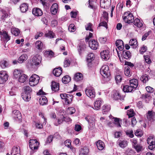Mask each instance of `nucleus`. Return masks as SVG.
I'll list each match as a JSON object with an SVG mask.
<instances>
[{"instance_id": "obj_1", "label": "nucleus", "mask_w": 155, "mask_h": 155, "mask_svg": "<svg viewBox=\"0 0 155 155\" xmlns=\"http://www.w3.org/2000/svg\"><path fill=\"white\" fill-rule=\"evenodd\" d=\"M23 91L21 95L22 98L26 101H29L31 98L32 89L29 86H25L23 87Z\"/></svg>"}, {"instance_id": "obj_2", "label": "nucleus", "mask_w": 155, "mask_h": 155, "mask_svg": "<svg viewBox=\"0 0 155 155\" xmlns=\"http://www.w3.org/2000/svg\"><path fill=\"white\" fill-rule=\"evenodd\" d=\"M123 17L124 21L126 23L130 24L134 21V17L133 14L129 12H125Z\"/></svg>"}, {"instance_id": "obj_3", "label": "nucleus", "mask_w": 155, "mask_h": 155, "mask_svg": "<svg viewBox=\"0 0 155 155\" xmlns=\"http://www.w3.org/2000/svg\"><path fill=\"white\" fill-rule=\"evenodd\" d=\"M101 74L104 78H108L110 75V72L108 66L104 65L102 66L100 71Z\"/></svg>"}, {"instance_id": "obj_4", "label": "nucleus", "mask_w": 155, "mask_h": 155, "mask_svg": "<svg viewBox=\"0 0 155 155\" xmlns=\"http://www.w3.org/2000/svg\"><path fill=\"white\" fill-rule=\"evenodd\" d=\"M40 80L39 77L36 74H33L29 79V84L31 86H34L39 82Z\"/></svg>"}, {"instance_id": "obj_5", "label": "nucleus", "mask_w": 155, "mask_h": 155, "mask_svg": "<svg viewBox=\"0 0 155 155\" xmlns=\"http://www.w3.org/2000/svg\"><path fill=\"white\" fill-rule=\"evenodd\" d=\"M85 93L86 95L90 98H92L95 96V92L94 88L90 87L85 90Z\"/></svg>"}, {"instance_id": "obj_6", "label": "nucleus", "mask_w": 155, "mask_h": 155, "mask_svg": "<svg viewBox=\"0 0 155 155\" xmlns=\"http://www.w3.org/2000/svg\"><path fill=\"white\" fill-rule=\"evenodd\" d=\"M41 57L39 55L37 54L34 56L32 58V65H38L41 63Z\"/></svg>"}, {"instance_id": "obj_7", "label": "nucleus", "mask_w": 155, "mask_h": 155, "mask_svg": "<svg viewBox=\"0 0 155 155\" xmlns=\"http://www.w3.org/2000/svg\"><path fill=\"white\" fill-rule=\"evenodd\" d=\"M8 75L5 71H2L0 72V84H3L7 81Z\"/></svg>"}, {"instance_id": "obj_8", "label": "nucleus", "mask_w": 155, "mask_h": 155, "mask_svg": "<svg viewBox=\"0 0 155 155\" xmlns=\"http://www.w3.org/2000/svg\"><path fill=\"white\" fill-rule=\"evenodd\" d=\"M29 143L30 147L31 150H33L38 149L39 143L36 140H30Z\"/></svg>"}, {"instance_id": "obj_9", "label": "nucleus", "mask_w": 155, "mask_h": 155, "mask_svg": "<svg viewBox=\"0 0 155 155\" xmlns=\"http://www.w3.org/2000/svg\"><path fill=\"white\" fill-rule=\"evenodd\" d=\"M147 143L149 144V149L152 150L155 148V139L152 136H150L147 139Z\"/></svg>"}, {"instance_id": "obj_10", "label": "nucleus", "mask_w": 155, "mask_h": 155, "mask_svg": "<svg viewBox=\"0 0 155 155\" xmlns=\"http://www.w3.org/2000/svg\"><path fill=\"white\" fill-rule=\"evenodd\" d=\"M12 116L15 120L21 122V114L19 111L14 110L12 111Z\"/></svg>"}, {"instance_id": "obj_11", "label": "nucleus", "mask_w": 155, "mask_h": 155, "mask_svg": "<svg viewBox=\"0 0 155 155\" xmlns=\"http://www.w3.org/2000/svg\"><path fill=\"white\" fill-rule=\"evenodd\" d=\"M109 53V51L108 50L102 51L100 53L101 58L106 61L107 60L110 58Z\"/></svg>"}, {"instance_id": "obj_12", "label": "nucleus", "mask_w": 155, "mask_h": 155, "mask_svg": "<svg viewBox=\"0 0 155 155\" xmlns=\"http://www.w3.org/2000/svg\"><path fill=\"white\" fill-rule=\"evenodd\" d=\"M89 45L91 48L93 50L97 49L98 46V42L94 40H90L89 42Z\"/></svg>"}, {"instance_id": "obj_13", "label": "nucleus", "mask_w": 155, "mask_h": 155, "mask_svg": "<svg viewBox=\"0 0 155 155\" xmlns=\"http://www.w3.org/2000/svg\"><path fill=\"white\" fill-rule=\"evenodd\" d=\"M20 148L19 147L14 146L13 147L11 155H20ZM6 155H10L9 153H7Z\"/></svg>"}, {"instance_id": "obj_14", "label": "nucleus", "mask_w": 155, "mask_h": 155, "mask_svg": "<svg viewBox=\"0 0 155 155\" xmlns=\"http://www.w3.org/2000/svg\"><path fill=\"white\" fill-rule=\"evenodd\" d=\"M111 0H101L100 4L101 7L103 8H105L107 7L108 5H110Z\"/></svg>"}, {"instance_id": "obj_15", "label": "nucleus", "mask_w": 155, "mask_h": 155, "mask_svg": "<svg viewBox=\"0 0 155 155\" xmlns=\"http://www.w3.org/2000/svg\"><path fill=\"white\" fill-rule=\"evenodd\" d=\"M60 96L62 99L64 105V107H67L68 105V96L66 94H61Z\"/></svg>"}, {"instance_id": "obj_16", "label": "nucleus", "mask_w": 155, "mask_h": 155, "mask_svg": "<svg viewBox=\"0 0 155 155\" xmlns=\"http://www.w3.org/2000/svg\"><path fill=\"white\" fill-rule=\"evenodd\" d=\"M0 35L1 38L4 39V41L6 42L10 39V36L8 35V33L5 31H3Z\"/></svg>"}, {"instance_id": "obj_17", "label": "nucleus", "mask_w": 155, "mask_h": 155, "mask_svg": "<svg viewBox=\"0 0 155 155\" xmlns=\"http://www.w3.org/2000/svg\"><path fill=\"white\" fill-rule=\"evenodd\" d=\"M32 13L35 16H41L43 14L42 10L38 8H34L32 9Z\"/></svg>"}, {"instance_id": "obj_18", "label": "nucleus", "mask_w": 155, "mask_h": 155, "mask_svg": "<svg viewBox=\"0 0 155 155\" xmlns=\"http://www.w3.org/2000/svg\"><path fill=\"white\" fill-rule=\"evenodd\" d=\"M77 48L79 54H81L82 51L85 50L86 48V45L84 42H81L79 44Z\"/></svg>"}, {"instance_id": "obj_19", "label": "nucleus", "mask_w": 155, "mask_h": 155, "mask_svg": "<svg viewBox=\"0 0 155 155\" xmlns=\"http://www.w3.org/2000/svg\"><path fill=\"white\" fill-rule=\"evenodd\" d=\"M62 69L61 67L55 68L53 71V74L55 76H59L61 74Z\"/></svg>"}, {"instance_id": "obj_20", "label": "nucleus", "mask_w": 155, "mask_h": 155, "mask_svg": "<svg viewBox=\"0 0 155 155\" xmlns=\"http://www.w3.org/2000/svg\"><path fill=\"white\" fill-rule=\"evenodd\" d=\"M116 46L120 51H122L124 47L123 41L121 40H117L116 42Z\"/></svg>"}, {"instance_id": "obj_21", "label": "nucleus", "mask_w": 155, "mask_h": 155, "mask_svg": "<svg viewBox=\"0 0 155 155\" xmlns=\"http://www.w3.org/2000/svg\"><path fill=\"white\" fill-rule=\"evenodd\" d=\"M102 101L101 99L97 100L94 103V108L96 110H98L100 109L101 106L102 104Z\"/></svg>"}, {"instance_id": "obj_22", "label": "nucleus", "mask_w": 155, "mask_h": 155, "mask_svg": "<svg viewBox=\"0 0 155 155\" xmlns=\"http://www.w3.org/2000/svg\"><path fill=\"white\" fill-rule=\"evenodd\" d=\"M60 111H61V114H60V115H61L63 116V119H58V123H54V124L56 126H58L59 124H61L63 121H66V120L65 119L66 118H67V117L66 116L65 114H64V110H61Z\"/></svg>"}, {"instance_id": "obj_23", "label": "nucleus", "mask_w": 155, "mask_h": 155, "mask_svg": "<svg viewBox=\"0 0 155 155\" xmlns=\"http://www.w3.org/2000/svg\"><path fill=\"white\" fill-rule=\"evenodd\" d=\"M58 5L57 3H54L51 6V12L52 14L55 15L58 11Z\"/></svg>"}, {"instance_id": "obj_24", "label": "nucleus", "mask_w": 155, "mask_h": 155, "mask_svg": "<svg viewBox=\"0 0 155 155\" xmlns=\"http://www.w3.org/2000/svg\"><path fill=\"white\" fill-rule=\"evenodd\" d=\"M59 84L58 83L54 81L52 82L51 84V88L53 91L55 92L58 91L59 90Z\"/></svg>"}, {"instance_id": "obj_25", "label": "nucleus", "mask_w": 155, "mask_h": 155, "mask_svg": "<svg viewBox=\"0 0 155 155\" xmlns=\"http://www.w3.org/2000/svg\"><path fill=\"white\" fill-rule=\"evenodd\" d=\"M130 85L134 88V90L138 86V80L136 79H133L129 81Z\"/></svg>"}, {"instance_id": "obj_26", "label": "nucleus", "mask_w": 155, "mask_h": 155, "mask_svg": "<svg viewBox=\"0 0 155 155\" xmlns=\"http://www.w3.org/2000/svg\"><path fill=\"white\" fill-rule=\"evenodd\" d=\"M28 5L26 3H23L21 4L20 6V8L22 12H26L28 9Z\"/></svg>"}, {"instance_id": "obj_27", "label": "nucleus", "mask_w": 155, "mask_h": 155, "mask_svg": "<svg viewBox=\"0 0 155 155\" xmlns=\"http://www.w3.org/2000/svg\"><path fill=\"white\" fill-rule=\"evenodd\" d=\"M96 145L98 149L99 150H102L105 147L104 143L101 140H99L96 142Z\"/></svg>"}, {"instance_id": "obj_28", "label": "nucleus", "mask_w": 155, "mask_h": 155, "mask_svg": "<svg viewBox=\"0 0 155 155\" xmlns=\"http://www.w3.org/2000/svg\"><path fill=\"white\" fill-rule=\"evenodd\" d=\"M134 89V88L130 84L124 86L123 90L124 92H131Z\"/></svg>"}, {"instance_id": "obj_29", "label": "nucleus", "mask_w": 155, "mask_h": 155, "mask_svg": "<svg viewBox=\"0 0 155 155\" xmlns=\"http://www.w3.org/2000/svg\"><path fill=\"white\" fill-rule=\"evenodd\" d=\"M117 143L121 148H124L127 145V141L125 140H118L117 142Z\"/></svg>"}, {"instance_id": "obj_30", "label": "nucleus", "mask_w": 155, "mask_h": 155, "mask_svg": "<svg viewBox=\"0 0 155 155\" xmlns=\"http://www.w3.org/2000/svg\"><path fill=\"white\" fill-rule=\"evenodd\" d=\"M39 103L40 105H45L48 103V100L46 97L45 96H41L39 99Z\"/></svg>"}, {"instance_id": "obj_31", "label": "nucleus", "mask_w": 155, "mask_h": 155, "mask_svg": "<svg viewBox=\"0 0 155 155\" xmlns=\"http://www.w3.org/2000/svg\"><path fill=\"white\" fill-rule=\"evenodd\" d=\"M129 45L132 46V48H135L137 46V40L135 39H131L129 42Z\"/></svg>"}, {"instance_id": "obj_32", "label": "nucleus", "mask_w": 155, "mask_h": 155, "mask_svg": "<svg viewBox=\"0 0 155 155\" xmlns=\"http://www.w3.org/2000/svg\"><path fill=\"white\" fill-rule=\"evenodd\" d=\"M28 58V56L26 54H23L21 55L18 60V62L19 63H21L24 61L26 60Z\"/></svg>"}, {"instance_id": "obj_33", "label": "nucleus", "mask_w": 155, "mask_h": 155, "mask_svg": "<svg viewBox=\"0 0 155 155\" xmlns=\"http://www.w3.org/2000/svg\"><path fill=\"white\" fill-rule=\"evenodd\" d=\"M154 114L153 113H152V111H148L147 114V117L148 120L151 121L155 120V116L154 117V118H153Z\"/></svg>"}, {"instance_id": "obj_34", "label": "nucleus", "mask_w": 155, "mask_h": 155, "mask_svg": "<svg viewBox=\"0 0 155 155\" xmlns=\"http://www.w3.org/2000/svg\"><path fill=\"white\" fill-rule=\"evenodd\" d=\"M83 76L81 73H77L74 77V80L76 81H78L83 79Z\"/></svg>"}, {"instance_id": "obj_35", "label": "nucleus", "mask_w": 155, "mask_h": 155, "mask_svg": "<svg viewBox=\"0 0 155 155\" xmlns=\"http://www.w3.org/2000/svg\"><path fill=\"white\" fill-rule=\"evenodd\" d=\"M122 73L120 72L117 73L115 76V80L117 83L121 82L122 80Z\"/></svg>"}, {"instance_id": "obj_36", "label": "nucleus", "mask_w": 155, "mask_h": 155, "mask_svg": "<svg viewBox=\"0 0 155 155\" xmlns=\"http://www.w3.org/2000/svg\"><path fill=\"white\" fill-rule=\"evenodd\" d=\"M134 24L138 28L141 27L143 25L142 22L138 18H136L134 20Z\"/></svg>"}, {"instance_id": "obj_37", "label": "nucleus", "mask_w": 155, "mask_h": 155, "mask_svg": "<svg viewBox=\"0 0 155 155\" xmlns=\"http://www.w3.org/2000/svg\"><path fill=\"white\" fill-rule=\"evenodd\" d=\"M18 78L19 81L21 83H24L28 79L27 76L25 74H21Z\"/></svg>"}, {"instance_id": "obj_38", "label": "nucleus", "mask_w": 155, "mask_h": 155, "mask_svg": "<svg viewBox=\"0 0 155 155\" xmlns=\"http://www.w3.org/2000/svg\"><path fill=\"white\" fill-rule=\"evenodd\" d=\"M88 153V149L86 147L81 148L80 155H87Z\"/></svg>"}, {"instance_id": "obj_39", "label": "nucleus", "mask_w": 155, "mask_h": 155, "mask_svg": "<svg viewBox=\"0 0 155 155\" xmlns=\"http://www.w3.org/2000/svg\"><path fill=\"white\" fill-rule=\"evenodd\" d=\"M54 53L51 50L46 51L44 53L45 56L46 57L51 58L53 57Z\"/></svg>"}, {"instance_id": "obj_40", "label": "nucleus", "mask_w": 155, "mask_h": 155, "mask_svg": "<svg viewBox=\"0 0 155 155\" xmlns=\"http://www.w3.org/2000/svg\"><path fill=\"white\" fill-rule=\"evenodd\" d=\"M130 51L127 50H124L123 51V56L124 58L128 59L130 57Z\"/></svg>"}, {"instance_id": "obj_41", "label": "nucleus", "mask_w": 155, "mask_h": 155, "mask_svg": "<svg viewBox=\"0 0 155 155\" xmlns=\"http://www.w3.org/2000/svg\"><path fill=\"white\" fill-rule=\"evenodd\" d=\"M94 58V54L92 53H89L87 56V62L89 63L91 62L93 60Z\"/></svg>"}, {"instance_id": "obj_42", "label": "nucleus", "mask_w": 155, "mask_h": 155, "mask_svg": "<svg viewBox=\"0 0 155 155\" xmlns=\"http://www.w3.org/2000/svg\"><path fill=\"white\" fill-rule=\"evenodd\" d=\"M110 106L107 105H104L102 107V110L104 114H106L110 110Z\"/></svg>"}, {"instance_id": "obj_43", "label": "nucleus", "mask_w": 155, "mask_h": 155, "mask_svg": "<svg viewBox=\"0 0 155 155\" xmlns=\"http://www.w3.org/2000/svg\"><path fill=\"white\" fill-rule=\"evenodd\" d=\"M149 79H150V78L147 74L142 75L140 78L141 81L143 83H146L148 81Z\"/></svg>"}, {"instance_id": "obj_44", "label": "nucleus", "mask_w": 155, "mask_h": 155, "mask_svg": "<svg viewBox=\"0 0 155 155\" xmlns=\"http://www.w3.org/2000/svg\"><path fill=\"white\" fill-rule=\"evenodd\" d=\"M35 46L38 50H41L43 44L42 42L39 41H37L35 43Z\"/></svg>"}, {"instance_id": "obj_45", "label": "nucleus", "mask_w": 155, "mask_h": 155, "mask_svg": "<svg viewBox=\"0 0 155 155\" xmlns=\"http://www.w3.org/2000/svg\"><path fill=\"white\" fill-rule=\"evenodd\" d=\"M124 74L126 76L130 77L131 75L130 68L128 66L124 68Z\"/></svg>"}, {"instance_id": "obj_46", "label": "nucleus", "mask_w": 155, "mask_h": 155, "mask_svg": "<svg viewBox=\"0 0 155 155\" xmlns=\"http://www.w3.org/2000/svg\"><path fill=\"white\" fill-rule=\"evenodd\" d=\"M68 143H70V145H68V148H70V150L72 152L71 155H75V153L76 152L75 148L71 145V141L69 140H68Z\"/></svg>"}, {"instance_id": "obj_47", "label": "nucleus", "mask_w": 155, "mask_h": 155, "mask_svg": "<svg viewBox=\"0 0 155 155\" xmlns=\"http://www.w3.org/2000/svg\"><path fill=\"white\" fill-rule=\"evenodd\" d=\"M21 74V73L20 71L18 69H15L13 72V75L14 77L16 78H18Z\"/></svg>"}, {"instance_id": "obj_48", "label": "nucleus", "mask_w": 155, "mask_h": 155, "mask_svg": "<svg viewBox=\"0 0 155 155\" xmlns=\"http://www.w3.org/2000/svg\"><path fill=\"white\" fill-rule=\"evenodd\" d=\"M45 36L50 38H53L54 37V34L52 31H49L45 34Z\"/></svg>"}, {"instance_id": "obj_49", "label": "nucleus", "mask_w": 155, "mask_h": 155, "mask_svg": "<svg viewBox=\"0 0 155 155\" xmlns=\"http://www.w3.org/2000/svg\"><path fill=\"white\" fill-rule=\"evenodd\" d=\"M8 16V14L6 12H3L1 17V21L4 22L6 19L7 18Z\"/></svg>"}, {"instance_id": "obj_50", "label": "nucleus", "mask_w": 155, "mask_h": 155, "mask_svg": "<svg viewBox=\"0 0 155 155\" xmlns=\"http://www.w3.org/2000/svg\"><path fill=\"white\" fill-rule=\"evenodd\" d=\"M12 33L15 36H17L19 35L20 33V31L18 28H13L12 29Z\"/></svg>"}, {"instance_id": "obj_51", "label": "nucleus", "mask_w": 155, "mask_h": 155, "mask_svg": "<svg viewBox=\"0 0 155 155\" xmlns=\"http://www.w3.org/2000/svg\"><path fill=\"white\" fill-rule=\"evenodd\" d=\"M134 110L132 109H130L129 110H128L127 111V114L129 117H132L134 116Z\"/></svg>"}, {"instance_id": "obj_52", "label": "nucleus", "mask_w": 155, "mask_h": 155, "mask_svg": "<svg viewBox=\"0 0 155 155\" xmlns=\"http://www.w3.org/2000/svg\"><path fill=\"white\" fill-rule=\"evenodd\" d=\"M8 64V63L6 61L3 60L0 62V66L3 68L7 67Z\"/></svg>"}, {"instance_id": "obj_53", "label": "nucleus", "mask_w": 155, "mask_h": 155, "mask_svg": "<svg viewBox=\"0 0 155 155\" xmlns=\"http://www.w3.org/2000/svg\"><path fill=\"white\" fill-rule=\"evenodd\" d=\"M76 28L74 24H71L68 26V31L70 32H74Z\"/></svg>"}, {"instance_id": "obj_54", "label": "nucleus", "mask_w": 155, "mask_h": 155, "mask_svg": "<svg viewBox=\"0 0 155 155\" xmlns=\"http://www.w3.org/2000/svg\"><path fill=\"white\" fill-rule=\"evenodd\" d=\"M142 98L143 99H147L148 100V101L151 98V97L149 94L147 93L145 94H143L142 95Z\"/></svg>"}, {"instance_id": "obj_55", "label": "nucleus", "mask_w": 155, "mask_h": 155, "mask_svg": "<svg viewBox=\"0 0 155 155\" xmlns=\"http://www.w3.org/2000/svg\"><path fill=\"white\" fill-rule=\"evenodd\" d=\"M113 118L114 119V124L117 127H120L121 126L120 124L119 119L117 118Z\"/></svg>"}, {"instance_id": "obj_56", "label": "nucleus", "mask_w": 155, "mask_h": 155, "mask_svg": "<svg viewBox=\"0 0 155 155\" xmlns=\"http://www.w3.org/2000/svg\"><path fill=\"white\" fill-rule=\"evenodd\" d=\"M126 133L127 135L131 138H133L134 137V135L133 134V131L132 130L126 131Z\"/></svg>"}, {"instance_id": "obj_57", "label": "nucleus", "mask_w": 155, "mask_h": 155, "mask_svg": "<svg viewBox=\"0 0 155 155\" xmlns=\"http://www.w3.org/2000/svg\"><path fill=\"white\" fill-rule=\"evenodd\" d=\"M114 97L115 100L120 99L121 95L118 92H116L114 94Z\"/></svg>"}, {"instance_id": "obj_58", "label": "nucleus", "mask_w": 155, "mask_h": 155, "mask_svg": "<svg viewBox=\"0 0 155 155\" xmlns=\"http://www.w3.org/2000/svg\"><path fill=\"white\" fill-rule=\"evenodd\" d=\"M134 148L136 150L137 152H138L142 149V147L140 145L137 144L134 147Z\"/></svg>"}, {"instance_id": "obj_59", "label": "nucleus", "mask_w": 155, "mask_h": 155, "mask_svg": "<svg viewBox=\"0 0 155 155\" xmlns=\"http://www.w3.org/2000/svg\"><path fill=\"white\" fill-rule=\"evenodd\" d=\"M144 58L145 59V61L147 63L150 64L151 63V60L149 56L147 55L144 56Z\"/></svg>"}, {"instance_id": "obj_60", "label": "nucleus", "mask_w": 155, "mask_h": 155, "mask_svg": "<svg viewBox=\"0 0 155 155\" xmlns=\"http://www.w3.org/2000/svg\"><path fill=\"white\" fill-rule=\"evenodd\" d=\"M92 24L91 23H88L85 26V28L87 30H89L91 31H93V30L91 28Z\"/></svg>"}, {"instance_id": "obj_61", "label": "nucleus", "mask_w": 155, "mask_h": 155, "mask_svg": "<svg viewBox=\"0 0 155 155\" xmlns=\"http://www.w3.org/2000/svg\"><path fill=\"white\" fill-rule=\"evenodd\" d=\"M68 75L64 76L62 78V81L63 83L64 84L68 83Z\"/></svg>"}, {"instance_id": "obj_62", "label": "nucleus", "mask_w": 155, "mask_h": 155, "mask_svg": "<svg viewBox=\"0 0 155 155\" xmlns=\"http://www.w3.org/2000/svg\"><path fill=\"white\" fill-rule=\"evenodd\" d=\"M75 112V110L74 107H68V113L72 114L74 113Z\"/></svg>"}, {"instance_id": "obj_63", "label": "nucleus", "mask_w": 155, "mask_h": 155, "mask_svg": "<svg viewBox=\"0 0 155 155\" xmlns=\"http://www.w3.org/2000/svg\"><path fill=\"white\" fill-rule=\"evenodd\" d=\"M147 50V47L145 46H143L141 49L140 50V53L141 54H143Z\"/></svg>"}, {"instance_id": "obj_64", "label": "nucleus", "mask_w": 155, "mask_h": 155, "mask_svg": "<svg viewBox=\"0 0 155 155\" xmlns=\"http://www.w3.org/2000/svg\"><path fill=\"white\" fill-rule=\"evenodd\" d=\"M89 124V126H88L90 130H91L93 129L94 127V124L92 121L91 122L90 121V123H88Z\"/></svg>"}]
</instances>
